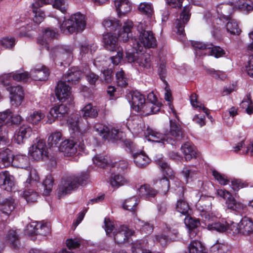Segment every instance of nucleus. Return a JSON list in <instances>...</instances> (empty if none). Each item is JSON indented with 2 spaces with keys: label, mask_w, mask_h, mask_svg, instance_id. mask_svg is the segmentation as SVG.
<instances>
[{
  "label": "nucleus",
  "mask_w": 253,
  "mask_h": 253,
  "mask_svg": "<svg viewBox=\"0 0 253 253\" xmlns=\"http://www.w3.org/2000/svg\"><path fill=\"white\" fill-rule=\"evenodd\" d=\"M235 6L246 14H248L253 10V3L247 0H238L236 1Z\"/></svg>",
  "instance_id": "37998d69"
},
{
  "label": "nucleus",
  "mask_w": 253,
  "mask_h": 253,
  "mask_svg": "<svg viewBox=\"0 0 253 253\" xmlns=\"http://www.w3.org/2000/svg\"><path fill=\"white\" fill-rule=\"evenodd\" d=\"M102 25L107 30L111 32H116L120 29L121 26L120 21L114 18L104 20Z\"/></svg>",
  "instance_id": "a19ab883"
},
{
  "label": "nucleus",
  "mask_w": 253,
  "mask_h": 253,
  "mask_svg": "<svg viewBox=\"0 0 253 253\" xmlns=\"http://www.w3.org/2000/svg\"><path fill=\"white\" fill-rule=\"evenodd\" d=\"M138 10L143 14L151 17L153 13V9L151 3H141L138 7Z\"/></svg>",
  "instance_id": "4d7b16f0"
},
{
  "label": "nucleus",
  "mask_w": 253,
  "mask_h": 253,
  "mask_svg": "<svg viewBox=\"0 0 253 253\" xmlns=\"http://www.w3.org/2000/svg\"><path fill=\"white\" fill-rule=\"evenodd\" d=\"M28 160L26 156L17 155L14 157L13 166L21 169L28 167Z\"/></svg>",
  "instance_id": "de8ad7c7"
},
{
  "label": "nucleus",
  "mask_w": 253,
  "mask_h": 253,
  "mask_svg": "<svg viewBox=\"0 0 253 253\" xmlns=\"http://www.w3.org/2000/svg\"><path fill=\"white\" fill-rule=\"evenodd\" d=\"M83 117L87 119L88 118H95L98 114V109L96 106H93L91 104L88 103L82 109Z\"/></svg>",
  "instance_id": "4c0bfd02"
},
{
  "label": "nucleus",
  "mask_w": 253,
  "mask_h": 253,
  "mask_svg": "<svg viewBox=\"0 0 253 253\" xmlns=\"http://www.w3.org/2000/svg\"><path fill=\"white\" fill-rule=\"evenodd\" d=\"M118 40L116 35L107 33L103 36V42L105 47L111 51H117L119 49Z\"/></svg>",
  "instance_id": "a878e982"
},
{
  "label": "nucleus",
  "mask_w": 253,
  "mask_h": 253,
  "mask_svg": "<svg viewBox=\"0 0 253 253\" xmlns=\"http://www.w3.org/2000/svg\"><path fill=\"white\" fill-rule=\"evenodd\" d=\"M52 0H35L32 4V11L35 14L33 21L37 24H40L44 19V12L40 8L45 4H51Z\"/></svg>",
  "instance_id": "ddd939ff"
},
{
  "label": "nucleus",
  "mask_w": 253,
  "mask_h": 253,
  "mask_svg": "<svg viewBox=\"0 0 253 253\" xmlns=\"http://www.w3.org/2000/svg\"><path fill=\"white\" fill-rule=\"evenodd\" d=\"M170 129L166 134L167 143L173 145L175 141H179L184 139L185 134L181 126L176 121H169Z\"/></svg>",
  "instance_id": "6e6552de"
},
{
  "label": "nucleus",
  "mask_w": 253,
  "mask_h": 253,
  "mask_svg": "<svg viewBox=\"0 0 253 253\" xmlns=\"http://www.w3.org/2000/svg\"><path fill=\"white\" fill-rule=\"evenodd\" d=\"M71 94V87L63 81H59L55 88V94L60 102H64Z\"/></svg>",
  "instance_id": "4be33fe9"
},
{
  "label": "nucleus",
  "mask_w": 253,
  "mask_h": 253,
  "mask_svg": "<svg viewBox=\"0 0 253 253\" xmlns=\"http://www.w3.org/2000/svg\"><path fill=\"white\" fill-rule=\"evenodd\" d=\"M9 144L0 147V167L5 168L13 164V154L10 150L5 147Z\"/></svg>",
  "instance_id": "412c9836"
},
{
  "label": "nucleus",
  "mask_w": 253,
  "mask_h": 253,
  "mask_svg": "<svg viewBox=\"0 0 253 253\" xmlns=\"http://www.w3.org/2000/svg\"><path fill=\"white\" fill-rule=\"evenodd\" d=\"M125 144L132 154L134 162L138 167L143 168L149 164L150 160L144 153L136 151V145L135 144L129 140L125 141Z\"/></svg>",
  "instance_id": "1a4fd4ad"
},
{
  "label": "nucleus",
  "mask_w": 253,
  "mask_h": 253,
  "mask_svg": "<svg viewBox=\"0 0 253 253\" xmlns=\"http://www.w3.org/2000/svg\"><path fill=\"white\" fill-rule=\"evenodd\" d=\"M58 36V31L56 29H50L49 28L45 29L42 35L40 36L37 39V43L45 47L47 50L49 49V42L55 39Z\"/></svg>",
  "instance_id": "9b49d317"
},
{
  "label": "nucleus",
  "mask_w": 253,
  "mask_h": 253,
  "mask_svg": "<svg viewBox=\"0 0 253 253\" xmlns=\"http://www.w3.org/2000/svg\"><path fill=\"white\" fill-rule=\"evenodd\" d=\"M253 232V223L248 217H244L240 221V233L249 235Z\"/></svg>",
  "instance_id": "58836bf2"
},
{
  "label": "nucleus",
  "mask_w": 253,
  "mask_h": 253,
  "mask_svg": "<svg viewBox=\"0 0 253 253\" xmlns=\"http://www.w3.org/2000/svg\"><path fill=\"white\" fill-rule=\"evenodd\" d=\"M77 144L74 142L72 140H65L60 143L58 150L64 152L69 155H73L77 152Z\"/></svg>",
  "instance_id": "2f4dec72"
},
{
  "label": "nucleus",
  "mask_w": 253,
  "mask_h": 253,
  "mask_svg": "<svg viewBox=\"0 0 253 253\" xmlns=\"http://www.w3.org/2000/svg\"><path fill=\"white\" fill-rule=\"evenodd\" d=\"M181 149L184 155L186 161H189L194 158H196L197 153L194 146L189 143H185L181 146Z\"/></svg>",
  "instance_id": "f704fd0d"
},
{
  "label": "nucleus",
  "mask_w": 253,
  "mask_h": 253,
  "mask_svg": "<svg viewBox=\"0 0 253 253\" xmlns=\"http://www.w3.org/2000/svg\"><path fill=\"white\" fill-rule=\"evenodd\" d=\"M190 100L191 104L193 107L198 108L199 110H202L205 114H207L208 116H209L208 113L209 109L205 107L201 103L197 101V95L196 93H193L191 95Z\"/></svg>",
  "instance_id": "e2e57ef3"
},
{
  "label": "nucleus",
  "mask_w": 253,
  "mask_h": 253,
  "mask_svg": "<svg viewBox=\"0 0 253 253\" xmlns=\"http://www.w3.org/2000/svg\"><path fill=\"white\" fill-rule=\"evenodd\" d=\"M32 129L28 125H23L15 132L14 141L18 144H21L29 138L32 134Z\"/></svg>",
  "instance_id": "dca6fc26"
},
{
  "label": "nucleus",
  "mask_w": 253,
  "mask_h": 253,
  "mask_svg": "<svg viewBox=\"0 0 253 253\" xmlns=\"http://www.w3.org/2000/svg\"><path fill=\"white\" fill-rule=\"evenodd\" d=\"M73 47L69 45H57L53 47L51 51L50 55L54 60L56 58H63L64 55L71 56Z\"/></svg>",
  "instance_id": "5701e85b"
},
{
  "label": "nucleus",
  "mask_w": 253,
  "mask_h": 253,
  "mask_svg": "<svg viewBox=\"0 0 253 253\" xmlns=\"http://www.w3.org/2000/svg\"><path fill=\"white\" fill-rule=\"evenodd\" d=\"M228 20L226 25L227 31L232 35H239L241 30L239 28L237 22L231 18Z\"/></svg>",
  "instance_id": "603ef678"
},
{
  "label": "nucleus",
  "mask_w": 253,
  "mask_h": 253,
  "mask_svg": "<svg viewBox=\"0 0 253 253\" xmlns=\"http://www.w3.org/2000/svg\"><path fill=\"white\" fill-rule=\"evenodd\" d=\"M253 102L251 99V94L249 93L247 95L246 98L243 100L241 103V106L243 108L247 107L246 108V112L248 114L253 113Z\"/></svg>",
  "instance_id": "338daca9"
},
{
  "label": "nucleus",
  "mask_w": 253,
  "mask_h": 253,
  "mask_svg": "<svg viewBox=\"0 0 253 253\" xmlns=\"http://www.w3.org/2000/svg\"><path fill=\"white\" fill-rule=\"evenodd\" d=\"M94 129L105 140H117L119 139V130L102 125L95 126Z\"/></svg>",
  "instance_id": "f3484780"
},
{
  "label": "nucleus",
  "mask_w": 253,
  "mask_h": 253,
  "mask_svg": "<svg viewBox=\"0 0 253 253\" xmlns=\"http://www.w3.org/2000/svg\"><path fill=\"white\" fill-rule=\"evenodd\" d=\"M191 6L190 5H186L183 7L180 14L179 19H177L175 21V27L177 30V34L183 36L184 34V27L190 19L191 16Z\"/></svg>",
  "instance_id": "4468645a"
},
{
  "label": "nucleus",
  "mask_w": 253,
  "mask_h": 253,
  "mask_svg": "<svg viewBox=\"0 0 253 253\" xmlns=\"http://www.w3.org/2000/svg\"><path fill=\"white\" fill-rule=\"evenodd\" d=\"M189 253H204V247L197 240L191 241L188 246Z\"/></svg>",
  "instance_id": "49530a36"
},
{
  "label": "nucleus",
  "mask_w": 253,
  "mask_h": 253,
  "mask_svg": "<svg viewBox=\"0 0 253 253\" xmlns=\"http://www.w3.org/2000/svg\"><path fill=\"white\" fill-rule=\"evenodd\" d=\"M6 239L14 248H16L18 247L19 237L16 231L10 230L6 236Z\"/></svg>",
  "instance_id": "864d4df0"
},
{
  "label": "nucleus",
  "mask_w": 253,
  "mask_h": 253,
  "mask_svg": "<svg viewBox=\"0 0 253 253\" xmlns=\"http://www.w3.org/2000/svg\"><path fill=\"white\" fill-rule=\"evenodd\" d=\"M15 208L14 200L6 199L0 203V214H3L7 217Z\"/></svg>",
  "instance_id": "c85d7f7f"
},
{
  "label": "nucleus",
  "mask_w": 253,
  "mask_h": 253,
  "mask_svg": "<svg viewBox=\"0 0 253 253\" xmlns=\"http://www.w3.org/2000/svg\"><path fill=\"white\" fill-rule=\"evenodd\" d=\"M134 233V231L129 229L125 225H121L114 232L111 237H113L114 241L118 244L126 242L128 238Z\"/></svg>",
  "instance_id": "2eb2a0df"
},
{
  "label": "nucleus",
  "mask_w": 253,
  "mask_h": 253,
  "mask_svg": "<svg viewBox=\"0 0 253 253\" xmlns=\"http://www.w3.org/2000/svg\"><path fill=\"white\" fill-rule=\"evenodd\" d=\"M88 178L87 173H82L80 175H71L64 177L61 181L58 189V196L60 199L70 194L78 187L79 185L85 184Z\"/></svg>",
  "instance_id": "f03ea898"
},
{
  "label": "nucleus",
  "mask_w": 253,
  "mask_h": 253,
  "mask_svg": "<svg viewBox=\"0 0 253 253\" xmlns=\"http://www.w3.org/2000/svg\"><path fill=\"white\" fill-rule=\"evenodd\" d=\"M217 193L219 196L226 200L225 204L228 209L239 214L245 212L246 205L237 201L229 192L225 189H218Z\"/></svg>",
  "instance_id": "20e7f679"
},
{
  "label": "nucleus",
  "mask_w": 253,
  "mask_h": 253,
  "mask_svg": "<svg viewBox=\"0 0 253 253\" xmlns=\"http://www.w3.org/2000/svg\"><path fill=\"white\" fill-rule=\"evenodd\" d=\"M0 186L1 188L10 191L14 186V177L8 171L0 172Z\"/></svg>",
  "instance_id": "393cba45"
},
{
  "label": "nucleus",
  "mask_w": 253,
  "mask_h": 253,
  "mask_svg": "<svg viewBox=\"0 0 253 253\" xmlns=\"http://www.w3.org/2000/svg\"><path fill=\"white\" fill-rule=\"evenodd\" d=\"M29 77L28 72L18 70L14 73L5 74L0 76V83L4 86H7L9 85L12 79L16 81L26 82L28 80Z\"/></svg>",
  "instance_id": "9d476101"
},
{
  "label": "nucleus",
  "mask_w": 253,
  "mask_h": 253,
  "mask_svg": "<svg viewBox=\"0 0 253 253\" xmlns=\"http://www.w3.org/2000/svg\"><path fill=\"white\" fill-rule=\"evenodd\" d=\"M115 5L118 15H125L131 10L130 5L128 0H115Z\"/></svg>",
  "instance_id": "473e14b6"
},
{
  "label": "nucleus",
  "mask_w": 253,
  "mask_h": 253,
  "mask_svg": "<svg viewBox=\"0 0 253 253\" xmlns=\"http://www.w3.org/2000/svg\"><path fill=\"white\" fill-rule=\"evenodd\" d=\"M138 201L136 196L126 199L123 204V208L126 210L135 212L137 210Z\"/></svg>",
  "instance_id": "c03bdc74"
},
{
  "label": "nucleus",
  "mask_w": 253,
  "mask_h": 253,
  "mask_svg": "<svg viewBox=\"0 0 253 253\" xmlns=\"http://www.w3.org/2000/svg\"><path fill=\"white\" fill-rule=\"evenodd\" d=\"M44 117V114L41 111H35L28 117L27 121L33 125H37Z\"/></svg>",
  "instance_id": "6e6d98bb"
},
{
  "label": "nucleus",
  "mask_w": 253,
  "mask_h": 253,
  "mask_svg": "<svg viewBox=\"0 0 253 253\" xmlns=\"http://www.w3.org/2000/svg\"><path fill=\"white\" fill-rule=\"evenodd\" d=\"M131 107L141 116H148L157 113L160 110V105L145 102L144 96L139 92L134 91L131 94Z\"/></svg>",
  "instance_id": "f257e3e1"
},
{
  "label": "nucleus",
  "mask_w": 253,
  "mask_h": 253,
  "mask_svg": "<svg viewBox=\"0 0 253 253\" xmlns=\"http://www.w3.org/2000/svg\"><path fill=\"white\" fill-rule=\"evenodd\" d=\"M155 183L158 188V191L164 194H166L169 187V182L166 176L161 179H157L155 180Z\"/></svg>",
  "instance_id": "79ce46f5"
},
{
  "label": "nucleus",
  "mask_w": 253,
  "mask_h": 253,
  "mask_svg": "<svg viewBox=\"0 0 253 253\" xmlns=\"http://www.w3.org/2000/svg\"><path fill=\"white\" fill-rule=\"evenodd\" d=\"M53 183V179L51 175H48L43 180L42 186L44 188L43 194L47 195L51 192Z\"/></svg>",
  "instance_id": "680f3d73"
},
{
  "label": "nucleus",
  "mask_w": 253,
  "mask_h": 253,
  "mask_svg": "<svg viewBox=\"0 0 253 253\" xmlns=\"http://www.w3.org/2000/svg\"><path fill=\"white\" fill-rule=\"evenodd\" d=\"M116 82L117 84L121 87H125L127 84L128 79L124 71L121 70L116 74Z\"/></svg>",
  "instance_id": "052dcab7"
},
{
  "label": "nucleus",
  "mask_w": 253,
  "mask_h": 253,
  "mask_svg": "<svg viewBox=\"0 0 253 253\" xmlns=\"http://www.w3.org/2000/svg\"><path fill=\"white\" fill-rule=\"evenodd\" d=\"M39 180V177L35 170L31 171L30 175L26 182V187L29 188L31 187L37 186V183Z\"/></svg>",
  "instance_id": "5fc2aeb1"
},
{
  "label": "nucleus",
  "mask_w": 253,
  "mask_h": 253,
  "mask_svg": "<svg viewBox=\"0 0 253 253\" xmlns=\"http://www.w3.org/2000/svg\"><path fill=\"white\" fill-rule=\"evenodd\" d=\"M197 209L206 214L209 213L211 210V201L210 197H201L196 204Z\"/></svg>",
  "instance_id": "72a5a7b5"
},
{
  "label": "nucleus",
  "mask_w": 253,
  "mask_h": 253,
  "mask_svg": "<svg viewBox=\"0 0 253 253\" xmlns=\"http://www.w3.org/2000/svg\"><path fill=\"white\" fill-rule=\"evenodd\" d=\"M82 75L80 71L77 70L75 68H72L64 75V82H68L71 84H76L79 83Z\"/></svg>",
  "instance_id": "bb28decb"
},
{
  "label": "nucleus",
  "mask_w": 253,
  "mask_h": 253,
  "mask_svg": "<svg viewBox=\"0 0 253 253\" xmlns=\"http://www.w3.org/2000/svg\"><path fill=\"white\" fill-rule=\"evenodd\" d=\"M93 163L101 168H104L106 165L109 164V160L107 156L96 155L93 158Z\"/></svg>",
  "instance_id": "0e129e2a"
},
{
  "label": "nucleus",
  "mask_w": 253,
  "mask_h": 253,
  "mask_svg": "<svg viewBox=\"0 0 253 253\" xmlns=\"http://www.w3.org/2000/svg\"><path fill=\"white\" fill-rule=\"evenodd\" d=\"M168 230L169 231V233L167 235H157L155 237V240L158 242L160 243L162 246H165L167 244V242L169 239V237L172 234L174 235H176L178 232L177 230L173 229L171 231L170 228H167Z\"/></svg>",
  "instance_id": "bf43d9fd"
},
{
  "label": "nucleus",
  "mask_w": 253,
  "mask_h": 253,
  "mask_svg": "<svg viewBox=\"0 0 253 253\" xmlns=\"http://www.w3.org/2000/svg\"><path fill=\"white\" fill-rule=\"evenodd\" d=\"M29 78L38 81H43L47 80L49 75L48 69L43 65H37L33 68L30 73Z\"/></svg>",
  "instance_id": "6ab92c4d"
},
{
  "label": "nucleus",
  "mask_w": 253,
  "mask_h": 253,
  "mask_svg": "<svg viewBox=\"0 0 253 253\" xmlns=\"http://www.w3.org/2000/svg\"><path fill=\"white\" fill-rule=\"evenodd\" d=\"M68 111V107L64 104L55 105L50 109L49 115L47 116V122L48 124H52L54 122L55 118L60 120L66 118Z\"/></svg>",
  "instance_id": "f8f14e48"
},
{
  "label": "nucleus",
  "mask_w": 253,
  "mask_h": 253,
  "mask_svg": "<svg viewBox=\"0 0 253 253\" xmlns=\"http://www.w3.org/2000/svg\"><path fill=\"white\" fill-rule=\"evenodd\" d=\"M133 27L132 21H128L124 23L122 29L118 32V40L120 42H126L128 41L133 42L134 39L132 37L131 29Z\"/></svg>",
  "instance_id": "aec40b11"
},
{
  "label": "nucleus",
  "mask_w": 253,
  "mask_h": 253,
  "mask_svg": "<svg viewBox=\"0 0 253 253\" xmlns=\"http://www.w3.org/2000/svg\"><path fill=\"white\" fill-rule=\"evenodd\" d=\"M61 138L62 134L61 132L59 131L55 132L49 136L48 139V145H50V147H56L58 148L60 146V145L58 146V144H59V142L61 140Z\"/></svg>",
  "instance_id": "8fccbe9b"
},
{
  "label": "nucleus",
  "mask_w": 253,
  "mask_h": 253,
  "mask_svg": "<svg viewBox=\"0 0 253 253\" xmlns=\"http://www.w3.org/2000/svg\"><path fill=\"white\" fill-rule=\"evenodd\" d=\"M7 89L10 93V99L12 105L16 106L21 105L24 97L23 88L20 85H17L10 86Z\"/></svg>",
  "instance_id": "a211bd4d"
},
{
  "label": "nucleus",
  "mask_w": 253,
  "mask_h": 253,
  "mask_svg": "<svg viewBox=\"0 0 253 253\" xmlns=\"http://www.w3.org/2000/svg\"><path fill=\"white\" fill-rule=\"evenodd\" d=\"M181 173L187 183L196 179L199 174L196 167L190 166L184 167Z\"/></svg>",
  "instance_id": "c756f323"
},
{
  "label": "nucleus",
  "mask_w": 253,
  "mask_h": 253,
  "mask_svg": "<svg viewBox=\"0 0 253 253\" xmlns=\"http://www.w3.org/2000/svg\"><path fill=\"white\" fill-rule=\"evenodd\" d=\"M208 50L207 54L213 56L216 58L221 57L225 54L222 48L218 46H214L212 43H209Z\"/></svg>",
  "instance_id": "09e8293b"
},
{
  "label": "nucleus",
  "mask_w": 253,
  "mask_h": 253,
  "mask_svg": "<svg viewBox=\"0 0 253 253\" xmlns=\"http://www.w3.org/2000/svg\"><path fill=\"white\" fill-rule=\"evenodd\" d=\"M157 193V190L148 184L141 185L138 188L137 192L140 197L148 200H149L151 198L154 197Z\"/></svg>",
  "instance_id": "7c9ffc66"
},
{
  "label": "nucleus",
  "mask_w": 253,
  "mask_h": 253,
  "mask_svg": "<svg viewBox=\"0 0 253 253\" xmlns=\"http://www.w3.org/2000/svg\"><path fill=\"white\" fill-rule=\"evenodd\" d=\"M127 125L129 130L135 134L141 133L145 127L142 118L139 116H135L129 119L127 121Z\"/></svg>",
  "instance_id": "b1692460"
},
{
  "label": "nucleus",
  "mask_w": 253,
  "mask_h": 253,
  "mask_svg": "<svg viewBox=\"0 0 253 253\" xmlns=\"http://www.w3.org/2000/svg\"><path fill=\"white\" fill-rule=\"evenodd\" d=\"M127 183V181L122 175L117 174L111 177L110 184L114 188H117Z\"/></svg>",
  "instance_id": "3c124183"
},
{
  "label": "nucleus",
  "mask_w": 253,
  "mask_h": 253,
  "mask_svg": "<svg viewBox=\"0 0 253 253\" xmlns=\"http://www.w3.org/2000/svg\"><path fill=\"white\" fill-rule=\"evenodd\" d=\"M0 44L5 48L11 49L15 44V39L11 37H4L0 39Z\"/></svg>",
  "instance_id": "774afa93"
},
{
  "label": "nucleus",
  "mask_w": 253,
  "mask_h": 253,
  "mask_svg": "<svg viewBox=\"0 0 253 253\" xmlns=\"http://www.w3.org/2000/svg\"><path fill=\"white\" fill-rule=\"evenodd\" d=\"M68 126L73 133L78 132L79 130V118L73 116L67 120Z\"/></svg>",
  "instance_id": "69168bd1"
},
{
  "label": "nucleus",
  "mask_w": 253,
  "mask_h": 253,
  "mask_svg": "<svg viewBox=\"0 0 253 253\" xmlns=\"http://www.w3.org/2000/svg\"><path fill=\"white\" fill-rule=\"evenodd\" d=\"M86 26L85 16L80 12H77L65 19L60 25L61 30L66 34H72L76 32L83 31Z\"/></svg>",
  "instance_id": "7ed1b4c3"
},
{
  "label": "nucleus",
  "mask_w": 253,
  "mask_h": 253,
  "mask_svg": "<svg viewBox=\"0 0 253 253\" xmlns=\"http://www.w3.org/2000/svg\"><path fill=\"white\" fill-rule=\"evenodd\" d=\"M28 154L32 159L37 161L47 158L48 152L45 141L36 138L34 144L29 147Z\"/></svg>",
  "instance_id": "423d86ee"
},
{
  "label": "nucleus",
  "mask_w": 253,
  "mask_h": 253,
  "mask_svg": "<svg viewBox=\"0 0 253 253\" xmlns=\"http://www.w3.org/2000/svg\"><path fill=\"white\" fill-rule=\"evenodd\" d=\"M206 225L209 230H215L219 232H226L227 228V222L223 220L206 223Z\"/></svg>",
  "instance_id": "c9c22d12"
},
{
  "label": "nucleus",
  "mask_w": 253,
  "mask_h": 253,
  "mask_svg": "<svg viewBox=\"0 0 253 253\" xmlns=\"http://www.w3.org/2000/svg\"><path fill=\"white\" fill-rule=\"evenodd\" d=\"M228 247L224 241L217 240L216 243L211 247L212 253H227Z\"/></svg>",
  "instance_id": "a18cd8bd"
},
{
  "label": "nucleus",
  "mask_w": 253,
  "mask_h": 253,
  "mask_svg": "<svg viewBox=\"0 0 253 253\" xmlns=\"http://www.w3.org/2000/svg\"><path fill=\"white\" fill-rule=\"evenodd\" d=\"M145 136L147 140L150 141L162 143L163 144L167 143L166 134L164 135L152 129L148 128L147 129Z\"/></svg>",
  "instance_id": "cd10ccee"
},
{
  "label": "nucleus",
  "mask_w": 253,
  "mask_h": 253,
  "mask_svg": "<svg viewBox=\"0 0 253 253\" xmlns=\"http://www.w3.org/2000/svg\"><path fill=\"white\" fill-rule=\"evenodd\" d=\"M232 9L230 5L227 3H222L217 7V12L221 19L228 20L231 18L230 14Z\"/></svg>",
  "instance_id": "e433bc0d"
},
{
  "label": "nucleus",
  "mask_w": 253,
  "mask_h": 253,
  "mask_svg": "<svg viewBox=\"0 0 253 253\" xmlns=\"http://www.w3.org/2000/svg\"><path fill=\"white\" fill-rule=\"evenodd\" d=\"M177 211L185 217L190 215L191 213V209L190 208L188 203L183 199L177 200L176 206Z\"/></svg>",
  "instance_id": "ea45409f"
},
{
  "label": "nucleus",
  "mask_w": 253,
  "mask_h": 253,
  "mask_svg": "<svg viewBox=\"0 0 253 253\" xmlns=\"http://www.w3.org/2000/svg\"><path fill=\"white\" fill-rule=\"evenodd\" d=\"M147 26L144 22H140L137 26V30L139 34L140 42L146 48H154L157 45V41L153 33L146 30Z\"/></svg>",
  "instance_id": "39448f33"
},
{
  "label": "nucleus",
  "mask_w": 253,
  "mask_h": 253,
  "mask_svg": "<svg viewBox=\"0 0 253 253\" xmlns=\"http://www.w3.org/2000/svg\"><path fill=\"white\" fill-rule=\"evenodd\" d=\"M104 229L106 235L108 236L112 237L116 230H117L115 226L113 221L109 218H105L104 219Z\"/></svg>",
  "instance_id": "13d9d810"
},
{
  "label": "nucleus",
  "mask_w": 253,
  "mask_h": 253,
  "mask_svg": "<svg viewBox=\"0 0 253 253\" xmlns=\"http://www.w3.org/2000/svg\"><path fill=\"white\" fill-rule=\"evenodd\" d=\"M126 58L129 63L140 68L148 69L151 67V56L148 53L138 54L126 52Z\"/></svg>",
  "instance_id": "0eeeda50"
}]
</instances>
